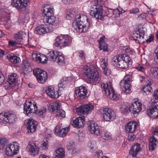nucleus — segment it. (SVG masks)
I'll return each mask as SVG.
<instances>
[{"instance_id": "f257e3e1", "label": "nucleus", "mask_w": 158, "mask_h": 158, "mask_svg": "<svg viewBox=\"0 0 158 158\" xmlns=\"http://www.w3.org/2000/svg\"><path fill=\"white\" fill-rule=\"evenodd\" d=\"M90 21L86 16L77 15L76 21L73 23V27L79 32H86L89 26Z\"/></svg>"}, {"instance_id": "f03ea898", "label": "nucleus", "mask_w": 158, "mask_h": 158, "mask_svg": "<svg viewBox=\"0 0 158 158\" xmlns=\"http://www.w3.org/2000/svg\"><path fill=\"white\" fill-rule=\"evenodd\" d=\"M6 141L5 139L0 138V153L5 150L6 154L9 156L17 154L19 152V144L16 142H13L6 146L5 144Z\"/></svg>"}, {"instance_id": "7ed1b4c3", "label": "nucleus", "mask_w": 158, "mask_h": 158, "mask_svg": "<svg viewBox=\"0 0 158 158\" xmlns=\"http://www.w3.org/2000/svg\"><path fill=\"white\" fill-rule=\"evenodd\" d=\"M112 81L110 80L107 81L106 83H102L101 86L104 89L106 96L108 98L112 100L116 101L117 100L118 98L112 86Z\"/></svg>"}, {"instance_id": "20e7f679", "label": "nucleus", "mask_w": 158, "mask_h": 158, "mask_svg": "<svg viewBox=\"0 0 158 158\" xmlns=\"http://www.w3.org/2000/svg\"><path fill=\"white\" fill-rule=\"evenodd\" d=\"M38 109L36 103L33 101L26 102L24 106V113L29 117L37 113Z\"/></svg>"}, {"instance_id": "39448f33", "label": "nucleus", "mask_w": 158, "mask_h": 158, "mask_svg": "<svg viewBox=\"0 0 158 158\" xmlns=\"http://www.w3.org/2000/svg\"><path fill=\"white\" fill-rule=\"evenodd\" d=\"M72 42L71 37L67 35L57 36L55 39V45L56 47H64L69 46Z\"/></svg>"}, {"instance_id": "423d86ee", "label": "nucleus", "mask_w": 158, "mask_h": 158, "mask_svg": "<svg viewBox=\"0 0 158 158\" xmlns=\"http://www.w3.org/2000/svg\"><path fill=\"white\" fill-rule=\"evenodd\" d=\"M16 119V115L11 112L7 111L3 114H0V121L4 123H13L15 122Z\"/></svg>"}, {"instance_id": "0eeeda50", "label": "nucleus", "mask_w": 158, "mask_h": 158, "mask_svg": "<svg viewBox=\"0 0 158 158\" xmlns=\"http://www.w3.org/2000/svg\"><path fill=\"white\" fill-rule=\"evenodd\" d=\"M94 2L95 7L99 5L100 2L98 0H94ZM90 15L94 16L97 19H101L102 16V7L101 6H99L98 7H94L91 8L90 10Z\"/></svg>"}, {"instance_id": "6e6552de", "label": "nucleus", "mask_w": 158, "mask_h": 158, "mask_svg": "<svg viewBox=\"0 0 158 158\" xmlns=\"http://www.w3.org/2000/svg\"><path fill=\"white\" fill-rule=\"evenodd\" d=\"M100 111L103 115L104 119L106 121L112 120L115 117L114 112L111 109L108 108H102Z\"/></svg>"}, {"instance_id": "1a4fd4ad", "label": "nucleus", "mask_w": 158, "mask_h": 158, "mask_svg": "<svg viewBox=\"0 0 158 158\" xmlns=\"http://www.w3.org/2000/svg\"><path fill=\"white\" fill-rule=\"evenodd\" d=\"M87 66L85 67L83 70L84 72L88 78L89 79H96L99 78L100 75L97 71L96 69H93L91 68H88Z\"/></svg>"}, {"instance_id": "9d476101", "label": "nucleus", "mask_w": 158, "mask_h": 158, "mask_svg": "<svg viewBox=\"0 0 158 158\" xmlns=\"http://www.w3.org/2000/svg\"><path fill=\"white\" fill-rule=\"evenodd\" d=\"M29 0H12L11 5L17 9L21 10H25Z\"/></svg>"}, {"instance_id": "9b49d317", "label": "nucleus", "mask_w": 158, "mask_h": 158, "mask_svg": "<svg viewBox=\"0 0 158 158\" xmlns=\"http://www.w3.org/2000/svg\"><path fill=\"white\" fill-rule=\"evenodd\" d=\"M53 28L51 26H48L46 24H42L37 27L35 30L38 34H44L50 32L52 31Z\"/></svg>"}, {"instance_id": "f8f14e48", "label": "nucleus", "mask_w": 158, "mask_h": 158, "mask_svg": "<svg viewBox=\"0 0 158 158\" xmlns=\"http://www.w3.org/2000/svg\"><path fill=\"white\" fill-rule=\"evenodd\" d=\"M152 105L151 108L147 110L146 113L151 117L156 118L158 117V102H155Z\"/></svg>"}, {"instance_id": "ddd939ff", "label": "nucleus", "mask_w": 158, "mask_h": 158, "mask_svg": "<svg viewBox=\"0 0 158 158\" xmlns=\"http://www.w3.org/2000/svg\"><path fill=\"white\" fill-rule=\"evenodd\" d=\"M94 108V106L91 104H88L81 106L77 109L78 113L88 114L90 113Z\"/></svg>"}, {"instance_id": "4468645a", "label": "nucleus", "mask_w": 158, "mask_h": 158, "mask_svg": "<svg viewBox=\"0 0 158 158\" xmlns=\"http://www.w3.org/2000/svg\"><path fill=\"white\" fill-rule=\"evenodd\" d=\"M87 88L83 86H80L78 89L76 90V94L77 98L82 100L85 98L87 93Z\"/></svg>"}, {"instance_id": "2eb2a0df", "label": "nucleus", "mask_w": 158, "mask_h": 158, "mask_svg": "<svg viewBox=\"0 0 158 158\" xmlns=\"http://www.w3.org/2000/svg\"><path fill=\"white\" fill-rule=\"evenodd\" d=\"M88 128L89 131L92 133H94L97 135H100V130L98 128L97 124L93 122H89L88 123Z\"/></svg>"}, {"instance_id": "dca6fc26", "label": "nucleus", "mask_w": 158, "mask_h": 158, "mask_svg": "<svg viewBox=\"0 0 158 158\" xmlns=\"http://www.w3.org/2000/svg\"><path fill=\"white\" fill-rule=\"evenodd\" d=\"M84 118V116H80L75 120H72L71 121V123L73 126L75 127L80 128L83 127L85 123Z\"/></svg>"}, {"instance_id": "f3484780", "label": "nucleus", "mask_w": 158, "mask_h": 158, "mask_svg": "<svg viewBox=\"0 0 158 158\" xmlns=\"http://www.w3.org/2000/svg\"><path fill=\"white\" fill-rule=\"evenodd\" d=\"M120 85L123 91L127 94L131 93V83L130 80H122L120 82Z\"/></svg>"}, {"instance_id": "a211bd4d", "label": "nucleus", "mask_w": 158, "mask_h": 158, "mask_svg": "<svg viewBox=\"0 0 158 158\" xmlns=\"http://www.w3.org/2000/svg\"><path fill=\"white\" fill-rule=\"evenodd\" d=\"M38 123L33 119L28 120L27 123V129L28 132H34L36 130Z\"/></svg>"}, {"instance_id": "6ab92c4d", "label": "nucleus", "mask_w": 158, "mask_h": 158, "mask_svg": "<svg viewBox=\"0 0 158 158\" xmlns=\"http://www.w3.org/2000/svg\"><path fill=\"white\" fill-rule=\"evenodd\" d=\"M46 92L48 95L52 98H57L59 96L57 91H56L54 87L52 86L48 87Z\"/></svg>"}, {"instance_id": "aec40b11", "label": "nucleus", "mask_w": 158, "mask_h": 158, "mask_svg": "<svg viewBox=\"0 0 158 158\" xmlns=\"http://www.w3.org/2000/svg\"><path fill=\"white\" fill-rule=\"evenodd\" d=\"M137 123L133 122H130L126 124L125 129L127 133H133L136 129Z\"/></svg>"}, {"instance_id": "412c9836", "label": "nucleus", "mask_w": 158, "mask_h": 158, "mask_svg": "<svg viewBox=\"0 0 158 158\" xmlns=\"http://www.w3.org/2000/svg\"><path fill=\"white\" fill-rule=\"evenodd\" d=\"M147 85L142 88V92L144 95L148 94L152 89L151 85L153 83L152 80H147L146 81Z\"/></svg>"}, {"instance_id": "4be33fe9", "label": "nucleus", "mask_w": 158, "mask_h": 158, "mask_svg": "<svg viewBox=\"0 0 158 158\" xmlns=\"http://www.w3.org/2000/svg\"><path fill=\"white\" fill-rule=\"evenodd\" d=\"M29 146V152L31 155L35 156L39 153V148L35 143H30Z\"/></svg>"}, {"instance_id": "5701e85b", "label": "nucleus", "mask_w": 158, "mask_h": 158, "mask_svg": "<svg viewBox=\"0 0 158 158\" xmlns=\"http://www.w3.org/2000/svg\"><path fill=\"white\" fill-rule=\"evenodd\" d=\"M131 108L132 113L134 114H136L142 109V104L138 101L134 102L131 104Z\"/></svg>"}, {"instance_id": "b1692460", "label": "nucleus", "mask_w": 158, "mask_h": 158, "mask_svg": "<svg viewBox=\"0 0 158 158\" xmlns=\"http://www.w3.org/2000/svg\"><path fill=\"white\" fill-rule=\"evenodd\" d=\"M144 35L143 32L137 31L133 34L132 37L134 40L137 43H140L141 42H143L144 41L143 40Z\"/></svg>"}, {"instance_id": "393cba45", "label": "nucleus", "mask_w": 158, "mask_h": 158, "mask_svg": "<svg viewBox=\"0 0 158 158\" xmlns=\"http://www.w3.org/2000/svg\"><path fill=\"white\" fill-rule=\"evenodd\" d=\"M69 128L68 127L62 128L59 126H56L55 128V132L59 136L63 137L67 133Z\"/></svg>"}, {"instance_id": "a878e982", "label": "nucleus", "mask_w": 158, "mask_h": 158, "mask_svg": "<svg viewBox=\"0 0 158 158\" xmlns=\"http://www.w3.org/2000/svg\"><path fill=\"white\" fill-rule=\"evenodd\" d=\"M158 144V138L155 136H152L150 138L149 143V150L153 151L157 147Z\"/></svg>"}, {"instance_id": "bb28decb", "label": "nucleus", "mask_w": 158, "mask_h": 158, "mask_svg": "<svg viewBox=\"0 0 158 158\" xmlns=\"http://www.w3.org/2000/svg\"><path fill=\"white\" fill-rule=\"evenodd\" d=\"M43 12L45 16H49L51 15H53L54 13L53 7L48 5H47L44 6L43 9Z\"/></svg>"}, {"instance_id": "cd10ccee", "label": "nucleus", "mask_w": 158, "mask_h": 158, "mask_svg": "<svg viewBox=\"0 0 158 158\" xmlns=\"http://www.w3.org/2000/svg\"><path fill=\"white\" fill-rule=\"evenodd\" d=\"M140 150V144L138 143H136L134 144V146L131 148L129 151V153L133 157H135Z\"/></svg>"}, {"instance_id": "c85d7f7f", "label": "nucleus", "mask_w": 158, "mask_h": 158, "mask_svg": "<svg viewBox=\"0 0 158 158\" xmlns=\"http://www.w3.org/2000/svg\"><path fill=\"white\" fill-rule=\"evenodd\" d=\"M43 21L44 23H48L49 24L53 25L56 24L57 19L53 15H51L49 16H45Z\"/></svg>"}, {"instance_id": "c756f323", "label": "nucleus", "mask_w": 158, "mask_h": 158, "mask_svg": "<svg viewBox=\"0 0 158 158\" xmlns=\"http://www.w3.org/2000/svg\"><path fill=\"white\" fill-rule=\"evenodd\" d=\"M65 156V152L62 148H59L55 150L53 158H63Z\"/></svg>"}, {"instance_id": "7c9ffc66", "label": "nucleus", "mask_w": 158, "mask_h": 158, "mask_svg": "<svg viewBox=\"0 0 158 158\" xmlns=\"http://www.w3.org/2000/svg\"><path fill=\"white\" fill-rule=\"evenodd\" d=\"M120 109L122 112L124 114H127L131 112V106L127 102H123L121 104Z\"/></svg>"}, {"instance_id": "2f4dec72", "label": "nucleus", "mask_w": 158, "mask_h": 158, "mask_svg": "<svg viewBox=\"0 0 158 158\" xmlns=\"http://www.w3.org/2000/svg\"><path fill=\"white\" fill-rule=\"evenodd\" d=\"M26 36V34L25 32L20 31L15 34L14 38L15 40L19 39L20 40V42L23 44V43L24 38H25Z\"/></svg>"}, {"instance_id": "473e14b6", "label": "nucleus", "mask_w": 158, "mask_h": 158, "mask_svg": "<svg viewBox=\"0 0 158 158\" xmlns=\"http://www.w3.org/2000/svg\"><path fill=\"white\" fill-rule=\"evenodd\" d=\"M60 108L59 103L57 102H54L50 105L48 107L49 110L53 112H57Z\"/></svg>"}, {"instance_id": "72a5a7b5", "label": "nucleus", "mask_w": 158, "mask_h": 158, "mask_svg": "<svg viewBox=\"0 0 158 158\" xmlns=\"http://www.w3.org/2000/svg\"><path fill=\"white\" fill-rule=\"evenodd\" d=\"M6 57L7 59L13 64L18 63L20 61V58L16 56L8 55H7Z\"/></svg>"}, {"instance_id": "f704fd0d", "label": "nucleus", "mask_w": 158, "mask_h": 158, "mask_svg": "<svg viewBox=\"0 0 158 158\" xmlns=\"http://www.w3.org/2000/svg\"><path fill=\"white\" fill-rule=\"evenodd\" d=\"M59 55V53L57 51H51L48 53L47 57L55 61Z\"/></svg>"}, {"instance_id": "c9c22d12", "label": "nucleus", "mask_w": 158, "mask_h": 158, "mask_svg": "<svg viewBox=\"0 0 158 158\" xmlns=\"http://www.w3.org/2000/svg\"><path fill=\"white\" fill-rule=\"evenodd\" d=\"M120 59L126 62L129 63V65L131 64V58L126 54H120Z\"/></svg>"}, {"instance_id": "e433bc0d", "label": "nucleus", "mask_w": 158, "mask_h": 158, "mask_svg": "<svg viewBox=\"0 0 158 158\" xmlns=\"http://www.w3.org/2000/svg\"><path fill=\"white\" fill-rule=\"evenodd\" d=\"M55 61L60 65H64L65 64L64 57L61 55H59Z\"/></svg>"}, {"instance_id": "4c0bfd02", "label": "nucleus", "mask_w": 158, "mask_h": 158, "mask_svg": "<svg viewBox=\"0 0 158 158\" xmlns=\"http://www.w3.org/2000/svg\"><path fill=\"white\" fill-rule=\"evenodd\" d=\"M76 14L75 10L74 9L70 10L67 12L66 18L68 20H71L74 17Z\"/></svg>"}, {"instance_id": "58836bf2", "label": "nucleus", "mask_w": 158, "mask_h": 158, "mask_svg": "<svg viewBox=\"0 0 158 158\" xmlns=\"http://www.w3.org/2000/svg\"><path fill=\"white\" fill-rule=\"evenodd\" d=\"M129 66V63L126 62L122 60H120L119 63L117 64V67L122 69H126Z\"/></svg>"}, {"instance_id": "ea45409f", "label": "nucleus", "mask_w": 158, "mask_h": 158, "mask_svg": "<svg viewBox=\"0 0 158 158\" xmlns=\"http://www.w3.org/2000/svg\"><path fill=\"white\" fill-rule=\"evenodd\" d=\"M74 144V143L71 142L68 143L67 146V149L69 151H72L71 152L73 153H75L76 152V150Z\"/></svg>"}, {"instance_id": "a19ab883", "label": "nucleus", "mask_w": 158, "mask_h": 158, "mask_svg": "<svg viewBox=\"0 0 158 158\" xmlns=\"http://www.w3.org/2000/svg\"><path fill=\"white\" fill-rule=\"evenodd\" d=\"M120 54L117 55L113 57L112 63L114 66L117 67V64L119 63V62L120 61Z\"/></svg>"}, {"instance_id": "79ce46f5", "label": "nucleus", "mask_w": 158, "mask_h": 158, "mask_svg": "<svg viewBox=\"0 0 158 158\" xmlns=\"http://www.w3.org/2000/svg\"><path fill=\"white\" fill-rule=\"evenodd\" d=\"M105 140H108L111 138L110 134L108 132L103 131L102 133H100V135Z\"/></svg>"}, {"instance_id": "37998d69", "label": "nucleus", "mask_w": 158, "mask_h": 158, "mask_svg": "<svg viewBox=\"0 0 158 158\" xmlns=\"http://www.w3.org/2000/svg\"><path fill=\"white\" fill-rule=\"evenodd\" d=\"M47 73L46 71L42 70V72H41L40 75H38L37 79H47Z\"/></svg>"}, {"instance_id": "c03bdc74", "label": "nucleus", "mask_w": 158, "mask_h": 158, "mask_svg": "<svg viewBox=\"0 0 158 158\" xmlns=\"http://www.w3.org/2000/svg\"><path fill=\"white\" fill-rule=\"evenodd\" d=\"M41 55L40 54H34L32 55V57L33 60L39 63H40V60L41 58Z\"/></svg>"}, {"instance_id": "a18cd8bd", "label": "nucleus", "mask_w": 158, "mask_h": 158, "mask_svg": "<svg viewBox=\"0 0 158 158\" xmlns=\"http://www.w3.org/2000/svg\"><path fill=\"white\" fill-rule=\"evenodd\" d=\"M56 116L57 117L64 118L65 116V112L62 110H59L56 112Z\"/></svg>"}, {"instance_id": "49530a36", "label": "nucleus", "mask_w": 158, "mask_h": 158, "mask_svg": "<svg viewBox=\"0 0 158 158\" xmlns=\"http://www.w3.org/2000/svg\"><path fill=\"white\" fill-rule=\"evenodd\" d=\"M67 81L66 80H61L60 82L59 83L58 86L60 89H64L67 84Z\"/></svg>"}, {"instance_id": "de8ad7c7", "label": "nucleus", "mask_w": 158, "mask_h": 158, "mask_svg": "<svg viewBox=\"0 0 158 158\" xmlns=\"http://www.w3.org/2000/svg\"><path fill=\"white\" fill-rule=\"evenodd\" d=\"M110 10L112 12L114 17H118L120 16L121 11L118 9H116L115 10H113L112 9H110Z\"/></svg>"}, {"instance_id": "09e8293b", "label": "nucleus", "mask_w": 158, "mask_h": 158, "mask_svg": "<svg viewBox=\"0 0 158 158\" xmlns=\"http://www.w3.org/2000/svg\"><path fill=\"white\" fill-rule=\"evenodd\" d=\"M42 69L40 68H35L33 70V72L35 76H36L37 78L38 75L40 74L41 72H42Z\"/></svg>"}, {"instance_id": "8fccbe9b", "label": "nucleus", "mask_w": 158, "mask_h": 158, "mask_svg": "<svg viewBox=\"0 0 158 158\" xmlns=\"http://www.w3.org/2000/svg\"><path fill=\"white\" fill-rule=\"evenodd\" d=\"M99 48L100 50H103V51H108V46L107 44L106 43L102 44L101 45H99Z\"/></svg>"}, {"instance_id": "3c124183", "label": "nucleus", "mask_w": 158, "mask_h": 158, "mask_svg": "<svg viewBox=\"0 0 158 158\" xmlns=\"http://www.w3.org/2000/svg\"><path fill=\"white\" fill-rule=\"evenodd\" d=\"M86 80L85 81L88 83L95 85L97 84H98L99 82V80Z\"/></svg>"}, {"instance_id": "603ef678", "label": "nucleus", "mask_w": 158, "mask_h": 158, "mask_svg": "<svg viewBox=\"0 0 158 158\" xmlns=\"http://www.w3.org/2000/svg\"><path fill=\"white\" fill-rule=\"evenodd\" d=\"M40 147L43 150L48 149V141L47 140L44 141L41 144Z\"/></svg>"}, {"instance_id": "864d4df0", "label": "nucleus", "mask_w": 158, "mask_h": 158, "mask_svg": "<svg viewBox=\"0 0 158 158\" xmlns=\"http://www.w3.org/2000/svg\"><path fill=\"white\" fill-rule=\"evenodd\" d=\"M9 44L10 46H14L17 44H22V43L20 42V41H14L12 40H10L9 41Z\"/></svg>"}, {"instance_id": "5fc2aeb1", "label": "nucleus", "mask_w": 158, "mask_h": 158, "mask_svg": "<svg viewBox=\"0 0 158 158\" xmlns=\"http://www.w3.org/2000/svg\"><path fill=\"white\" fill-rule=\"evenodd\" d=\"M16 80H6V84L8 86H10V85L14 84L16 81Z\"/></svg>"}, {"instance_id": "6e6d98bb", "label": "nucleus", "mask_w": 158, "mask_h": 158, "mask_svg": "<svg viewBox=\"0 0 158 158\" xmlns=\"http://www.w3.org/2000/svg\"><path fill=\"white\" fill-rule=\"evenodd\" d=\"M153 70L155 71L153 72V75L155 78L158 79V67H154L153 69Z\"/></svg>"}, {"instance_id": "4d7b16f0", "label": "nucleus", "mask_w": 158, "mask_h": 158, "mask_svg": "<svg viewBox=\"0 0 158 158\" xmlns=\"http://www.w3.org/2000/svg\"><path fill=\"white\" fill-rule=\"evenodd\" d=\"M124 50L125 51V52L127 53H129L131 54H133L134 53V52L133 50H131L130 48H128L127 47H125Z\"/></svg>"}, {"instance_id": "13d9d810", "label": "nucleus", "mask_w": 158, "mask_h": 158, "mask_svg": "<svg viewBox=\"0 0 158 158\" xmlns=\"http://www.w3.org/2000/svg\"><path fill=\"white\" fill-rule=\"evenodd\" d=\"M18 78L16 73H13L11 75L8 76V79H17Z\"/></svg>"}, {"instance_id": "bf43d9fd", "label": "nucleus", "mask_w": 158, "mask_h": 158, "mask_svg": "<svg viewBox=\"0 0 158 158\" xmlns=\"http://www.w3.org/2000/svg\"><path fill=\"white\" fill-rule=\"evenodd\" d=\"M47 58L44 55H41V58L40 60V63H44L47 60Z\"/></svg>"}, {"instance_id": "052dcab7", "label": "nucleus", "mask_w": 158, "mask_h": 158, "mask_svg": "<svg viewBox=\"0 0 158 158\" xmlns=\"http://www.w3.org/2000/svg\"><path fill=\"white\" fill-rule=\"evenodd\" d=\"M47 109L44 107L42 108L39 110V115H42L43 114L46 112Z\"/></svg>"}, {"instance_id": "680f3d73", "label": "nucleus", "mask_w": 158, "mask_h": 158, "mask_svg": "<svg viewBox=\"0 0 158 158\" xmlns=\"http://www.w3.org/2000/svg\"><path fill=\"white\" fill-rule=\"evenodd\" d=\"M135 138V136L133 134H129L128 136V139L130 141L134 140Z\"/></svg>"}, {"instance_id": "e2e57ef3", "label": "nucleus", "mask_w": 158, "mask_h": 158, "mask_svg": "<svg viewBox=\"0 0 158 158\" xmlns=\"http://www.w3.org/2000/svg\"><path fill=\"white\" fill-rule=\"evenodd\" d=\"M105 38V36H103L100 39L98 40V42H99V45H102V44H104V43H105L104 42V39Z\"/></svg>"}, {"instance_id": "0e129e2a", "label": "nucleus", "mask_w": 158, "mask_h": 158, "mask_svg": "<svg viewBox=\"0 0 158 158\" xmlns=\"http://www.w3.org/2000/svg\"><path fill=\"white\" fill-rule=\"evenodd\" d=\"M23 64L25 68H28L30 66V64L27 60H24L23 62Z\"/></svg>"}, {"instance_id": "69168bd1", "label": "nucleus", "mask_w": 158, "mask_h": 158, "mask_svg": "<svg viewBox=\"0 0 158 158\" xmlns=\"http://www.w3.org/2000/svg\"><path fill=\"white\" fill-rule=\"evenodd\" d=\"M139 11V10L138 8H135L131 10H130V12L131 14H136Z\"/></svg>"}, {"instance_id": "338daca9", "label": "nucleus", "mask_w": 158, "mask_h": 158, "mask_svg": "<svg viewBox=\"0 0 158 158\" xmlns=\"http://www.w3.org/2000/svg\"><path fill=\"white\" fill-rule=\"evenodd\" d=\"M137 69L138 71H140L144 73L145 69L142 66H138L137 68Z\"/></svg>"}, {"instance_id": "774afa93", "label": "nucleus", "mask_w": 158, "mask_h": 158, "mask_svg": "<svg viewBox=\"0 0 158 158\" xmlns=\"http://www.w3.org/2000/svg\"><path fill=\"white\" fill-rule=\"evenodd\" d=\"M153 96L156 99H158V89L154 91Z\"/></svg>"}]
</instances>
